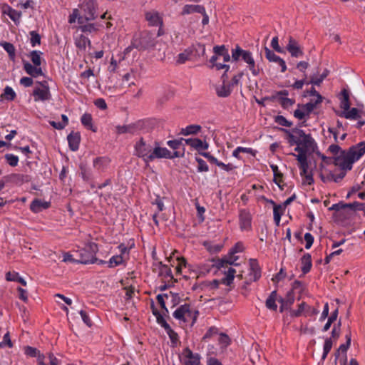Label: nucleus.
I'll return each instance as SVG.
<instances>
[{
	"instance_id": "a19ab883",
	"label": "nucleus",
	"mask_w": 365,
	"mask_h": 365,
	"mask_svg": "<svg viewBox=\"0 0 365 365\" xmlns=\"http://www.w3.org/2000/svg\"><path fill=\"white\" fill-rule=\"evenodd\" d=\"M123 262V259L121 255L113 256L108 263L110 267H113L121 264Z\"/></svg>"
},
{
	"instance_id": "69168bd1",
	"label": "nucleus",
	"mask_w": 365,
	"mask_h": 365,
	"mask_svg": "<svg viewBox=\"0 0 365 365\" xmlns=\"http://www.w3.org/2000/svg\"><path fill=\"white\" fill-rule=\"evenodd\" d=\"M190 53L185 51L178 55L177 62L178 63H184L186 61L190 59Z\"/></svg>"
},
{
	"instance_id": "09e8293b",
	"label": "nucleus",
	"mask_w": 365,
	"mask_h": 365,
	"mask_svg": "<svg viewBox=\"0 0 365 365\" xmlns=\"http://www.w3.org/2000/svg\"><path fill=\"white\" fill-rule=\"evenodd\" d=\"M118 133L120 134L122 133H133L135 131V126L132 125H123V126H118L117 127Z\"/></svg>"
},
{
	"instance_id": "a18cd8bd",
	"label": "nucleus",
	"mask_w": 365,
	"mask_h": 365,
	"mask_svg": "<svg viewBox=\"0 0 365 365\" xmlns=\"http://www.w3.org/2000/svg\"><path fill=\"white\" fill-rule=\"evenodd\" d=\"M31 36V44L33 47L36 45H39L41 43V36L40 35L35 31H32L30 32Z\"/></svg>"
},
{
	"instance_id": "de8ad7c7",
	"label": "nucleus",
	"mask_w": 365,
	"mask_h": 365,
	"mask_svg": "<svg viewBox=\"0 0 365 365\" xmlns=\"http://www.w3.org/2000/svg\"><path fill=\"white\" fill-rule=\"evenodd\" d=\"M166 333L169 336V338L172 343V346H176L178 341V334L172 329L168 330Z\"/></svg>"
},
{
	"instance_id": "412c9836",
	"label": "nucleus",
	"mask_w": 365,
	"mask_h": 365,
	"mask_svg": "<svg viewBox=\"0 0 365 365\" xmlns=\"http://www.w3.org/2000/svg\"><path fill=\"white\" fill-rule=\"evenodd\" d=\"M67 139L70 148L73 151L77 150L81 140L80 134L78 133H71L68 135Z\"/></svg>"
},
{
	"instance_id": "3c124183",
	"label": "nucleus",
	"mask_w": 365,
	"mask_h": 365,
	"mask_svg": "<svg viewBox=\"0 0 365 365\" xmlns=\"http://www.w3.org/2000/svg\"><path fill=\"white\" fill-rule=\"evenodd\" d=\"M307 306V304L304 302L301 303L299 305L297 310H293L291 312V316L294 317H299L302 313L304 314L305 311V307Z\"/></svg>"
},
{
	"instance_id": "6e6552de",
	"label": "nucleus",
	"mask_w": 365,
	"mask_h": 365,
	"mask_svg": "<svg viewBox=\"0 0 365 365\" xmlns=\"http://www.w3.org/2000/svg\"><path fill=\"white\" fill-rule=\"evenodd\" d=\"M41 87H36L33 91V96L34 101H48L51 98L49 87L46 81L39 82Z\"/></svg>"
},
{
	"instance_id": "a211bd4d",
	"label": "nucleus",
	"mask_w": 365,
	"mask_h": 365,
	"mask_svg": "<svg viewBox=\"0 0 365 365\" xmlns=\"http://www.w3.org/2000/svg\"><path fill=\"white\" fill-rule=\"evenodd\" d=\"M3 14L8 15L16 25L19 24L21 16V13L20 11H16L9 6H5L3 8Z\"/></svg>"
},
{
	"instance_id": "72a5a7b5",
	"label": "nucleus",
	"mask_w": 365,
	"mask_h": 365,
	"mask_svg": "<svg viewBox=\"0 0 365 365\" xmlns=\"http://www.w3.org/2000/svg\"><path fill=\"white\" fill-rule=\"evenodd\" d=\"M42 52L39 51H32L30 54L29 57L31 58V61H32L33 64L37 66H41V57Z\"/></svg>"
},
{
	"instance_id": "f3484780",
	"label": "nucleus",
	"mask_w": 365,
	"mask_h": 365,
	"mask_svg": "<svg viewBox=\"0 0 365 365\" xmlns=\"http://www.w3.org/2000/svg\"><path fill=\"white\" fill-rule=\"evenodd\" d=\"M23 64L24 71L32 77H38L43 75V71L41 67L32 65L28 61H24Z\"/></svg>"
},
{
	"instance_id": "2f4dec72",
	"label": "nucleus",
	"mask_w": 365,
	"mask_h": 365,
	"mask_svg": "<svg viewBox=\"0 0 365 365\" xmlns=\"http://www.w3.org/2000/svg\"><path fill=\"white\" fill-rule=\"evenodd\" d=\"M294 116L299 120H304V122L309 118V114L303 109L301 104L297 105V108L294 111Z\"/></svg>"
},
{
	"instance_id": "e2e57ef3",
	"label": "nucleus",
	"mask_w": 365,
	"mask_h": 365,
	"mask_svg": "<svg viewBox=\"0 0 365 365\" xmlns=\"http://www.w3.org/2000/svg\"><path fill=\"white\" fill-rule=\"evenodd\" d=\"M213 51L215 54H216L218 57L223 56L225 52L227 51V49L225 48L224 45L222 46H216L213 48Z\"/></svg>"
},
{
	"instance_id": "052dcab7",
	"label": "nucleus",
	"mask_w": 365,
	"mask_h": 365,
	"mask_svg": "<svg viewBox=\"0 0 365 365\" xmlns=\"http://www.w3.org/2000/svg\"><path fill=\"white\" fill-rule=\"evenodd\" d=\"M244 50L240 47L237 46L235 50L232 51V58L233 61H238L242 57Z\"/></svg>"
},
{
	"instance_id": "4c0bfd02",
	"label": "nucleus",
	"mask_w": 365,
	"mask_h": 365,
	"mask_svg": "<svg viewBox=\"0 0 365 365\" xmlns=\"http://www.w3.org/2000/svg\"><path fill=\"white\" fill-rule=\"evenodd\" d=\"M1 98H4L9 101H13L16 97V93L9 86H6L4 91V93L1 96Z\"/></svg>"
},
{
	"instance_id": "f03ea898",
	"label": "nucleus",
	"mask_w": 365,
	"mask_h": 365,
	"mask_svg": "<svg viewBox=\"0 0 365 365\" xmlns=\"http://www.w3.org/2000/svg\"><path fill=\"white\" fill-rule=\"evenodd\" d=\"M161 151H164L160 143L151 139L140 138L134 146V155L142 158L145 164L160 159Z\"/></svg>"
},
{
	"instance_id": "603ef678",
	"label": "nucleus",
	"mask_w": 365,
	"mask_h": 365,
	"mask_svg": "<svg viewBox=\"0 0 365 365\" xmlns=\"http://www.w3.org/2000/svg\"><path fill=\"white\" fill-rule=\"evenodd\" d=\"M195 160L198 163L197 170L199 172L208 171L209 168H208V166L205 160H203L202 158H196Z\"/></svg>"
},
{
	"instance_id": "dca6fc26",
	"label": "nucleus",
	"mask_w": 365,
	"mask_h": 365,
	"mask_svg": "<svg viewBox=\"0 0 365 365\" xmlns=\"http://www.w3.org/2000/svg\"><path fill=\"white\" fill-rule=\"evenodd\" d=\"M185 142L187 145L197 150H207L209 147L207 142H203L199 138H187L185 140Z\"/></svg>"
},
{
	"instance_id": "13d9d810",
	"label": "nucleus",
	"mask_w": 365,
	"mask_h": 365,
	"mask_svg": "<svg viewBox=\"0 0 365 365\" xmlns=\"http://www.w3.org/2000/svg\"><path fill=\"white\" fill-rule=\"evenodd\" d=\"M341 321L339 320L336 324L334 325V327L331 331V336L334 339H336L339 337L341 333Z\"/></svg>"
},
{
	"instance_id": "4be33fe9",
	"label": "nucleus",
	"mask_w": 365,
	"mask_h": 365,
	"mask_svg": "<svg viewBox=\"0 0 365 365\" xmlns=\"http://www.w3.org/2000/svg\"><path fill=\"white\" fill-rule=\"evenodd\" d=\"M205 8L201 5H185L182 8V15H187L193 13H204Z\"/></svg>"
},
{
	"instance_id": "c85d7f7f",
	"label": "nucleus",
	"mask_w": 365,
	"mask_h": 365,
	"mask_svg": "<svg viewBox=\"0 0 365 365\" xmlns=\"http://www.w3.org/2000/svg\"><path fill=\"white\" fill-rule=\"evenodd\" d=\"M342 98L340 102V108L343 110L342 111H346L350 108L349 95V92L344 89L341 91Z\"/></svg>"
},
{
	"instance_id": "20e7f679",
	"label": "nucleus",
	"mask_w": 365,
	"mask_h": 365,
	"mask_svg": "<svg viewBox=\"0 0 365 365\" xmlns=\"http://www.w3.org/2000/svg\"><path fill=\"white\" fill-rule=\"evenodd\" d=\"M198 314L199 312L191 307V306L188 304H185L180 306L173 312L174 318L183 322H189L191 321L192 325L195 323Z\"/></svg>"
},
{
	"instance_id": "ea45409f",
	"label": "nucleus",
	"mask_w": 365,
	"mask_h": 365,
	"mask_svg": "<svg viewBox=\"0 0 365 365\" xmlns=\"http://www.w3.org/2000/svg\"><path fill=\"white\" fill-rule=\"evenodd\" d=\"M265 56L270 62L280 61V57L277 56L274 51H271L267 47L264 48Z\"/></svg>"
},
{
	"instance_id": "a878e982",
	"label": "nucleus",
	"mask_w": 365,
	"mask_h": 365,
	"mask_svg": "<svg viewBox=\"0 0 365 365\" xmlns=\"http://www.w3.org/2000/svg\"><path fill=\"white\" fill-rule=\"evenodd\" d=\"M145 19L151 26H158L162 24V20L156 12H147Z\"/></svg>"
},
{
	"instance_id": "ddd939ff",
	"label": "nucleus",
	"mask_w": 365,
	"mask_h": 365,
	"mask_svg": "<svg viewBox=\"0 0 365 365\" xmlns=\"http://www.w3.org/2000/svg\"><path fill=\"white\" fill-rule=\"evenodd\" d=\"M250 272L249 274V281L255 282L258 280L261 277V271L258 262L256 259H250Z\"/></svg>"
},
{
	"instance_id": "37998d69",
	"label": "nucleus",
	"mask_w": 365,
	"mask_h": 365,
	"mask_svg": "<svg viewBox=\"0 0 365 365\" xmlns=\"http://www.w3.org/2000/svg\"><path fill=\"white\" fill-rule=\"evenodd\" d=\"M274 121L277 124L285 127H291L292 125V123L287 120L283 115L275 116Z\"/></svg>"
},
{
	"instance_id": "774afa93",
	"label": "nucleus",
	"mask_w": 365,
	"mask_h": 365,
	"mask_svg": "<svg viewBox=\"0 0 365 365\" xmlns=\"http://www.w3.org/2000/svg\"><path fill=\"white\" fill-rule=\"evenodd\" d=\"M319 313V311L314 308L312 307L307 304L305 307L304 315L307 316H314Z\"/></svg>"
},
{
	"instance_id": "7c9ffc66",
	"label": "nucleus",
	"mask_w": 365,
	"mask_h": 365,
	"mask_svg": "<svg viewBox=\"0 0 365 365\" xmlns=\"http://www.w3.org/2000/svg\"><path fill=\"white\" fill-rule=\"evenodd\" d=\"M201 128L199 125H190L185 128H182L180 133L183 135H195L199 133Z\"/></svg>"
},
{
	"instance_id": "cd10ccee",
	"label": "nucleus",
	"mask_w": 365,
	"mask_h": 365,
	"mask_svg": "<svg viewBox=\"0 0 365 365\" xmlns=\"http://www.w3.org/2000/svg\"><path fill=\"white\" fill-rule=\"evenodd\" d=\"M230 255L229 256L228 258H225V259H222L220 260H219L218 263H217V267H226L227 264H234V265H237L238 264L237 263H235V261L238 259V257H236L235 256V253L232 252H230Z\"/></svg>"
},
{
	"instance_id": "0eeeda50",
	"label": "nucleus",
	"mask_w": 365,
	"mask_h": 365,
	"mask_svg": "<svg viewBox=\"0 0 365 365\" xmlns=\"http://www.w3.org/2000/svg\"><path fill=\"white\" fill-rule=\"evenodd\" d=\"M297 147L294 148V150L298 153L297 155L294 153H292V155L295 156L297 158V160H298L299 163V169L301 170V174L304 175L306 174L307 170H308L309 168V164L307 161V154L309 153L305 148L299 144H296Z\"/></svg>"
},
{
	"instance_id": "bb28decb",
	"label": "nucleus",
	"mask_w": 365,
	"mask_h": 365,
	"mask_svg": "<svg viewBox=\"0 0 365 365\" xmlns=\"http://www.w3.org/2000/svg\"><path fill=\"white\" fill-rule=\"evenodd\" d=\"M163 150L161 151L160 159V158H165V159H173L175 158H181L184 156V152L180 153V151H174L170 152L169 150H168L166 148H163Z\"/></svg>"
},
{
	"instance_id": "39448f33",
	"label": "nucleus",
	"mask_w": 365,
	"mask_h": 365,
	"mask_svg": "<svg viewBox=\"0 0 365 365\" xmlns=\"http://www.w3.org/2000/svg\"><path fill=\"white\" fill-rule=\"evenodd\" d=\"M96 3L94 0H86L82 6V14L78 17V24H83L86 21L94 20L97 15L96 14Z\"/></svg>"
},
{
	"instance_id": "338daca9",
	"label": "nucleus",
	"mask_w": 365,
	"mask_h": 365,
	"mask_svg": "<svg viewBox=\"0 0 365 365\" xmlns=\"http://www.w3.org/2000/svg\"><path fill=\"white\" fill-rule=\"evenodd\" d=\"M304 240L306 241L305 248L309 249L314 242V237L311 233L307 232L304 235Z\"/></svg>"
},
{
	"instance_id": "79ce46f5",
	"label": "nucleus",
	"mask_w": 365,
	"mask_h": 365,
	"mask_svg": "<svg viewBox=\"0 0 365 365\" xmlns=\"http://www.w3.org/2000/svg\"><path fill=\"white\" fill-rule=\"evenodd\" d=\"M6 346H8L9 348L13 347V343L10 339V334L9 331L4 334L2 341L0 342L1 348Z\"/></svg>"
},
{
	"instance_id": "c756f323",
	"label": "nucleus",
	"mask_w": 365,
	"mask_h": 365,
	"mask_svg": "<svg viewBox=\"0 0 365 365\" xmlns=\"http://www.w3.org/2000/svg\"><path fill=\"white\" fill-rule=\"evenodd\" d=\"M75 43L77 48H78L80 50L85 51L87 45H91V41L88 38L84 35H80L78 38H76Z\"/></svg>"
},
{
	"instance_id": "c03bdc74",
	"label": "nucleus",
	"mask_w": 365,
	"mask_h": 365,
	"mask_svg": "<svg viewBox=\"0 0 365 365\" xmlns=\"http://www.w3.org/2000/svg\"><path fill=\"white\" fill-rule=\"evenodd\" d=\"M332 340L331 338H327L325 339L324 344V351L322 355V359H324L332 347Z\"/></svg>"
},
{
	"instance_id": "aec40b11",
	"label": "nucleus",
	"mask_w": 365,
	"mask_h": 365,
	"mask_svg": "<svg viewBox=\"0 0 365 365\" xmlns=\"http://www.w3.org/2000/svg\"><path fill=\"white\" fill-rule=\"evenodd\" d=\"M110 163V159L106 157H98L93 160L94 168L98 171H104Z\"/></svg>"
},
{
	"instance_id": "4468645a",
	"label": "nucleus",
	"mask_w": 365,
	"mask_h": 365,
	"mask_svg": "<svg viewBox=\"0 0 365 365\" xmlns=\"http://www.w3.org/2000/svg\"><path fill=\"white\" fill-rule=\"evenodd\" d=\"M242 58L248 64V67L254 76H257L259 73V69L255 66L251 52L244 50Z\"/></svg>"
},
{
	"instance_id": "c9c22d12",
	"label": "nucleus",
	"mask_w": 365,
	"mask_h": 365,
	"mask_svg": "<svg viewBox=\"0 0 365 365\" xmlns=\"http://www.w3.org/2000/svg\"><path fill=\"white\" fill-rule=\"evenodd\" d=\"M273 173H274V182L280 187V182H282V174L279 171L278 167L276 165H270Z\"/></svg>"
},
{
	"instance_id": "f257e3e1",
	"label": "nucleus",
	"mask_w": 365,
	"mask_h": 365,
	"mask_svg": "<svg viewBox=\"0 0 365 365\" xmlns=\"http://www.w3.org/2000/svg\"><path fill=\"white\" fill-rule=\"evenodd\" d=\"M328 150L334 155V164L336 166L341 170H350L353 163L365 154V142L351 147L348 151L341 150L338 145L332 144L329 145Z\"/></svg>"
},
{
	"instance_id": "bf43d9fd",
	"label": "nucleus",
	"mask_w": 365,
	"mask_h": 365,
	"mask_svg": "<svg viewBox=\"0 0 365 365\" xmlns=\"http://www.w3.org/2000/svg\"><path fill=\"white\" fill-rule=\"evenodd\" d=\"M185 140V139H184V138H181L180 140H168L167 142V144L170 148H172L173 150H177L180 147V145L182 144V141Z\"/></svg>"
},
{
	"instance_id": "8fccbe9b",
	"label": "nucleus",
	"mask_w": 365,
	"mask_h": 365,
	"mask_svg": "<svg viewBox=\"0 0 365 365\" xmlns=\"http://www.w3.org/2000/svg\"><path fill=\"white\" fill-rule=\"evenodd\" d=\"M200 357L198 354H195L192 356L188 357V360L185 361V365H200Z\"/></svg>"
},
{
	"instance_id": "7ed1b4c3",
	"label": "nucleus",
	"mask_w": 365,
	"mask_h": 365,
	"mask_svg": "<svg viewBox=\"0 0 365 365\" xmlns=\"http://www.w3.org/2000/svg\"><path fill=\"white\" fill-rule=\"evenodd\" d=\"M98 250V245L95 242L85 243L84 247L80 248L76 251L79 259L76 260L78 263L81 264H93L97 261L96 254Z\"/></svg>"
},
{
	"instance_id": "5fc2aeb1",
	"label": "nucleus",
	"mask_w": 365,
	"mask_h": 365,
	"mask_svg": "<svg viewBox=\"0 0 365 365\" xmlns=\"http://www.w3.org/2000/svg\"><path fill=\"white\" fill-rule=\"evenodd\" d=\"M241 152L247 153H252L253 150L250 148L237 147L232 153V155L237 158H239V155Z\"/></svg>"
},
{
	"instance_id": "680f3d73",
	"label": "nucleus",
	"mask_w": 365,
	"mask_h": 365,
	"mask_svg": "<svg viewBox=\"0 0 365 365\" xmlns=\"http://www.w3.org/2000/svg\"><path fill=\"white\" fill-rule=\"evenodd\" d=\"M271 46L275 51L278 53H284V50L279 45L277 36H275L272 38L271 41Z\"/></svg>"
},
{
	"instance_id": "4d7b16f0",
	"label": "nucleus",
	"mask_w": 365,
	"mask_h": 365,
	"mask_svg": "<svg viewBox=\"0 0 365 365\" xmlns=\"http://www.w3.org/2000/svg\"><path fill=\"white\" fill-rule=\"evenodd\" d=\"M323 81V77H321V76H318L317 74H314L311 76L310 81L307 82V84L319 86Z\"/></svg>"
},
{
	"instance_id": "864d4df0",
	"label": "nucleus",
	"mask_w": 365,
	"mask_h": 365,
	"mask_svg": "<svg viewBox=\"0 0 365 365\" xmlns=\"http://www.w3.org/2000/svg\"><path fill=\"white\" fill-rule=\"evenodd\" d=\"M241 227L245 229L250 226V219L249 216L245 213L240 215Z\"/></svg>"
},
{
	"instance_id": "f704fd0d",
	"label": "nucleus",
	"mask_w": 365,
	"mask_h": 365,
	"mask_svg": "<svg viewBox=\"0 0 365 365\" xmlns=\"http://www.w3.org/2000/svg\"><path fill=\"white\" fill-rule=\"evenodd\" d=\"M0 45L8 53L9 58L11 60H14L15 58V47L14 46V45L11 43L6 41L0 43Z\"/></svg>"
},
{
	"instance_id": "e433bc0d",
	"label": "nucleus",
	"mask_w": 365,
	"mask_h": 365,
	"mask_svg": "<svg viewBox=\"0 0 365 365\" xmlns=\"http://www.w3.org/2000/svg\"><path fill=\"white\" fill-rule=\"evenodd\" d=\"M79 29L84 33H92L98 30L96 24H83L79 26Z\"/></svg>"
},
{
	"instance_id": "f8f14e48",
	"label": "nucleus",
	"mask_w": 365,
	"mask_h": 365,
	"mask_svg": "<svg viewBox=\"0 0 365 365\" xmlns=\"http://www.w3.org/2000/svg\"><path fill=\"white\" fill-rule=\"evenodd\" d=\"M281 130L287 134V140L291 145L297 144L300 136H302L301 135L304 134V130L298 128H294L292 130L283 128H281Z\"/></svg>"
},
{
	"instance_id": "b1692460",
	"label": "nucleus",
	"mask_w": 365,
	"mask_h": 365,
	"mask_svg": "<svg viewBox=\"0 0 365 365\" xmlns=\"http://www.w3.org/2000/svg\"><path fill=\"white\" fill-rule=\"evenodd\" d=\"M278 299L279 297H277V291L272 292L265 302L267 308L270 310L276 311L277 308L276 302L278 301Z\"/></svg>"
},
{
	"instance_id": "49530a36",
	"label": "nucleus",
	"mask_w": 365,
	"mask_h": 365,
	"mask_svg": "<svg viewBox=\"0 0 365 365\" xmlns=\"http://www.w3.org/2000/svg\"><path fill=\"white\" fill-rule=\"evenodd\" d=\"M5 159L7 163L12 167L16 166L19 162V158L13 154H6Z\"/></svg>"
},
{
	"instance_id": "6e6d98bb",
	"label": "nucleus",
	"mask_w": 365,
	"mask_h": 365,
	"mask_svg": "<svg viewBox=\"0 0 365 365\" xmlns=\"http://www.w3.org/2000/svg\"><path fill=\"white\" fill-rule=\"evenodd\" d=\"M346 344H343L340 345V346L339 347L338 351H337L338 352L341 351L342 353H346L347 349L350 346V344H351V334H346Z\"/></svg>"
},
{
	"instance_id": "1a4fd4ad",
	"label": "nucleus",
	"mask_w": 365,
	"mask_h": 365,
	"mask_svg": "<svg viewBox=\"0 0 365 365\" xmlns=\"http://www.w3.org/2000/svg\"><path fill=\"white\" fill-rule=\"evenodd\" d=\"M339 117L345 118L349 120H356L358 118H365V110L363 108H352L346 111H335Z\"/></svg>"
},
{
	"instance_id": "393cba45",
	"label": "nucleus",
	"mask_w": 365,
	"mask_h": 365,
	"mask_svg": "<svg viewBox=\"0 0 365 365\" xmlns=\"http://www.w3.org/2000/svg\"><path fill=\"white\" fill-rule=\"evenodd\" d=\"M301 263H302V271L304 274H307L309 272L312 267V257L311 255L309 253H307L303 255V257L301 258Z\"/></svg>"
},
{
	"instance_id": "9d476101",
	"label": "nucleus",
	"mask_w": 365,
	"mask_h": 365,
	"mask_svg": "<svg viewBox=\"0 0 365 365\" xmlns=\"http://www.w3.org/2000/svg\"><path fill=\"white\" fill-rule=\"evenodd\" d=\"M287 50L290 53L292 57H300L303 55V51L298 42L292 36L289 37V42L287 45Z\"/></svg>"
},
{
	"instance_id": "473e14b6",
	"label": "nucleus",
	"mask_w": 365,
	"mask_h": 365,
	"mask_svg": "<svg viewBox=\"0 0 365 365\" xmlns=\"http://www.w3.org/2000/svg\"><path fill=\"white\" fill-rule=\"evenodd\" d=\"M11 178L13 182L19 185H21L24 182H29L31 180L29 175L22 174H14L11 176Z\"/></svg>"
},
{
	"instance_id": "58836bf2",
	"label": "nucleus",
	"mask_w": 365,
	"mask_h": 365,
	"mask_svg": "<svg viewBox=\"0 0 365 365\" xmlns=\"http://www.w3.org/2000/svg\"><path fill=\"white\" fill-rule=\"evenodd\" d=\"M81 120L84 126L87 127L89 129H91L93 131H96L95 129L92 128V116L91 114H83L81 117Z\"/></svg>"
},
{
	"instance_id": "5701e85b",
	"label": "nucleus",
	"mask_w": 365,
	"mask_h": 365,
	"mask_svg": "<svg viewBox=\"0 0 365 365\" xmlns=\"http://www.w3.org/2000/svg\"><path fill=\"white\" fill-rule=\"evenodd\" d=\"M215 91L217 96L226 98L229 96L232 92L231 85L228 83L225 84L224 81L222 85L216 87Z\"/></svg>"
},
{
	"instance_id": "9b49d317",
	"label": "nucleus",
	"mask_w": 365,
	"mask_h": 365,
	"mask_svg": "<svg viewBox=\"0 0 365 365\" xmlns=\"http://www.w3.org/2000/svg\"><path fill=\"white\" fill-rule=\"evenodd\" d=\"M300 138L299 139L298 143L305 148L309 152H313L316 147V143L314 140L312 138L310 134H306L304 132V134L301 135Z\"/></svg>"
},
{
	"instance_id": "6ab92c4d",
	"label": "nucleus",
	"mask_w": 365,
	"mask_h": 365,
	"mask_svg": "<svg viewBox=\"0 0 365 365\" xmlns=\"http://www.w3.org/2000/svg\"><path fill=\"white\" fill-rule=\"evenodd\" d=\"M49 207V202L42 201L39 199H35L30 205V209L36 213L41 212L43 209H47Z\"/></svg>"
},
{
	"instance_id": "423d86ee",
	"label": "nucleus",
	"mask_w": 365,
	"mask_h": 365,
	"mask_svg": "<svg viewBox=\"0 0 365 365\" xmlns=\"http://www.w3.org/2000/svg\"><path fill=\"white\" fill-rule=\"evenodd\" d=\"M134 47L139 50H145L153 47L155 44L153 34L149 31H143L139 38H135L133 43Z\"/></svg>"
},
{
	"instance_id": "2eb2a0df",
	"label": "nucleus",
	"mask_w": 365,
	"mask_h": 365,
	"mask_svg": "<svg viewBox=\"0 0 365 365\" xmlns=\"http://www.w3.org/2000/svg\"><path fill=\"white\" fill-rule=\"evenodd\" d=\"M278 302L281 304L279 307L280 312H283L284 309H287L294 302V294L292 290L287 292L285 298L279 297Z\"/></svg>"
},
{
	"instance_id": "0e129e2a",
	"label": "nucleus",
	"mask_w": 365,
	"mask_h": 365,
	"mask_svg": "<svg viewBox=\"0 0 365 365\" xmlns=\"http://www.w3.org/2000/svg\"><path fill=\"white\" fill-rule=\"evenodd\" d=\"M157 322L165 329V331L171 329L170 326L167 323L165 319L163 318V317L161 314H158Z\"/></svg>"
}]
</instances>
